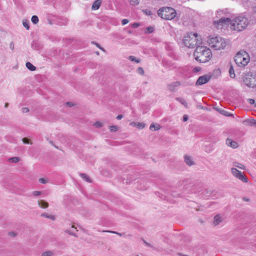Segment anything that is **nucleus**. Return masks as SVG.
<instances>
[{
	"label": "nucleus",
	"mask_w": 256,
	"mask_h": 256,
	"mask_svg": "<svg viewBox=\"0 0 256 256\" xmlns=\"http://www.w3.org/2000/svg\"><path fill=\"white\" fill-rule=\"evenodd\" d=\"M194 56L196 60L200 62H206L212 56V52L206 47L198 46L194 50Z\"/></svg>",
	"instance_id": "obj_1"
},
{
	"label": "nucleus",
	"mask_w": 256,
	"mask_h": 256,
	"mask_svg": "<svg viewBox=\"0 0 256 256\" xmlns=\"http://www.w3.org/2000/svg\"><path fill=\"white\" fill-rule=\"evenodd\" d=\"M230 28L235 30L241 31L246 28L248 22V18L243 15H240L232 20H230Z\"/></svg>",
	"instance_id": "obj_2"
},
{
	"label": "nucleus",
	"mask_w": 256,
	"mask_h": 256,
	"mask_svg": "<svg viewBox=\"0 0 256 256\" xmlns=\"http://www.w3.org/2000/svg\"><path fill=\"white\" fill-rule=\"evenodd\" d=\"M196 33H188L184 37L183 42L184 46L188 48H194L200 44L201 41L197 38Z\"/></svg>",
	"instance_id": "obj_3"
},
{
	"label": "nucleus",
	"mask_w": 256,
	"mask_h": 256,
	"mask_svg": "<svg viewBox=\"0 0 256 256\" xmlns=\"http://www.w3.org/2000/svg\"><path fill=\"white\" fill-rule=\"evenodd\" d=\"M208 42L210 46L215 50L224 49L228 44L226 40L218 36L210 38Z\"/></svg>",
	"instance_id": "obj_4"
},
{
	"label": "nucleus",
	"mask_w": 256,
	"mask_h": 256,
	"mask_svg": "<svg viewBox=\"0 0 256 256\" xmlns=\"http://www.w3.org/2000/svg\"><path fill=\"white\" fill-rule=\"evenodd\" d=\"M159 16L166 20H170L176 16V11L170 7H163L158 11Z\"/></svg>",
	"instance_id": "obj_5"
},
{
	"label": "nucleus",
	"mask_w": 256,
	"mask_h": 256,
	"mask_svg": "<svg viewBox=\"0 0 256 256\" xmlns=\"http://www.w3.org/2000/svg\"><path fill=\"white\" fill-rule=\"evenodd\" d=\"M249 61V56L244 50L240 51L234 57V62L239 66L244 67L246 66L248 63Z\"/></svg>",
	"instance_id": "obj_6"
},
{
	"label": "nucleus",
	"mask_w": 256,
	"mask_h": 256,
	"mask_svg": "<svg viewBox=\"0 0 256 256\" xmlns=\"http://www.w3.org/2000/svg\"><path fill=\"white\" fill-rule=\"evenodd\" d=\"M224 12L222 10L218 11L216 12V16L218 20H215L214 22V24L216 25L218 27L220 26H222L224 25H226L229 24L230 22V20L229 18H226L223 16Z\"/></svg>",
	"instance_id": "obj_7"
},
{
	"label": "nucleus",
	"mask_w": 256,
	"mask_h": 256,
	"mask_svg": "<svg viewBox=\"0 0 256 256\" xmlns=\"http://www.w3.org/2000/svg\"><path fill=\"white\" fill-rule=\"evenodd\" d=\"M244 82L248 87L254 88L256 86V76L250 74H246Z\"/></svg>",
	"instance_id": "obj_8"
},
{
	"label": "nucleus",
	"mask_w": 256,
	"mask_h": 256,
	"mask_svg": "<svg viewBox=\"0 0 256 256\" xmlns=\"http://www.w3.org/2000/svg\"><path fill=\"white\" fill-rule=\"evenodd\" d=\"M231 172L234 176L242 180V182H248V180L246 176L244 175L241 172L238 170L236 168H232Z\"/></svg>",
	"instance_id": "obj_9"
},
{
	"label": "nucleus",
	"mask_w": 256,
	"mask_h": 256,
	"mask_svg": "<svg viewBox=\"0 0 256 256\" xmlns=\"http://www.w3.org/2000/svg\"><path fill=\"white\" fill-rule=\"evenodd\" d=\"M210 78L211 76L208 75L201 76L198 79L196 84V86H201L205 84L210 80Z\"/></svg>",
	"instance_id": "obj_10"
},
{
	"label": "nucleus",
	"mask_w": 256,
	"mask_h": 256,
	"mask_svg": "<svg viewBox=\"0 0 256 256\" xmlns=\"http://www.w3.org/2000/svg\"><path fill=\"white\" fill-rule=\"evenodd\" d=\"M242 123L247 126H254L256 128V120L254 119H247L243 121Z\"/></svg>",
	"instance_id": "obj_11"
},
{
	"label": "nucleus",
	"mask_w": 256,
	"mask_h": 256,
	"mask_svg": "<svg viewBox=\"0 0 256 256\" xmlns=\"http://www.w3.org/2000/svg\"><path fill=\"white\" fill-rule=\"evenodd\" d=\"M130 125L132 126H136L139 130L143 129L146 126V124L143 122H130Z\"/></svg>",
	"instance_id": "obj_12"
},
{
	"label": "nucleus",
	"mask_w": 256,
	"mask_h": 256,
	"mask_svg": "<svg viewBox=\"0 0 256 256\" xmlns=\"http://www.w3.org/2000/svg\"><path fill=\"white\" fill-rule=\"evenodd\" d=\"M226 144L232 148H236L238 147V144L234 141L232 140L231 139L228 138L226 140Z\"/></svg>",
	"instance_id": "obj_13"
},
{
	"label": "nucleus",
	"mask_w": 256,
	"mask_h": 256,
	"mask_svg": "<svg viewBox=\"0 0 256 256\" xmlns=\"http://www.w3.org/2000/svg\"><path fill=\"white\" fill-rule=\"evenodd\" d=\"M102 0H96L92 4V10H98L102 4Z\"/></svg>",
	"instance_id": "obj_14"
},
{
	"label": "nucleus",
	"mask_w": 256,
	"mask_h": 256,
	"mask_svg": "<svg viewBox=\"0 0 256 256\" xmlns=\"http://www.w3.org/2000/svg\"><path fill=\"white\" fill-rule=\"evenodd\" d=\"M184 162L189 166H192L194 164L191 156H185L184 157Z\"/></svg>",
	"instance_id": "obj_15"
},
{
	"label": "nucleus",
	"mask_w": 256,
	"mask_h": 256,
	"mask_svg": "<svg viewBox=\"0 0 256 256\" xmlns=\"http://www.w3.org/2000/svg\"><path fill=\"white\" fill-rule=\"evenodd\" d=\"M222 218L220 214L216 215L214 218L213 224L214 226H216L222 222Z\"/></svg>",
	"instance_id": "obj_16"
},
{
	"label": "nucleus",
	"mask_w": 256,
	"mask_h": 256,
	"mask_svg": "<svg viewBox=\"0 0 256 256\" xmlns=\"http://www.w3.org/2000/svg\"><path fill=\"white\" fill-rule=\"evenodd\" d=\"M38 206L43 208H48L49 204L48 202L44 200H40L38 201Z\"/></svg>",
	"instance_id": "obj_17"
},
{
	"label": "nucleus",
	"mask_w": 256,
	"mask_h": 256,
	"mask_svg": "<svg viewBox=\"0 0 256 256\" xmlns=\"http://www.w3.org/2000/svg\"><path fill=\"white\" fill-rule=\"evenodd\" d=\"M20 158L19 157H12L8 159V162L10 163L16 164L20 161Z\"/></svg>",
	"instance_id": "obj_18"
},
{
	"label": "nucleus",
	"mask_w": 256,
	"mask_h": 256,
	"mask_svg": "<svg viewBox=\"0 0 256 256\" xmlns=\"http://www.w3.org/2000/svg\"><path fill=\"white\" fill-rule=\"evenodd\" d=\"M80 175L81 176V178L82 179H84V180H85L86 182H92V180H91L90 178L86 174L80 173Z\"/></svg>",
	"instance_id": "obj_19"
},
{
	"label": "nucleus",
	"mask_w": 256,
	"mask_h": 256,
	"mask_svg": "<svg viewBox=\"0 0 256 256\" xmlns=\"http://www.w3.org/2000/svg\"><path fill=\"white\" fill-rule=\"evenodd\" d=\"M26 68L31 71H34L36 70V66H34L30 62H27L26 64Z\"/></svg>",
	"instance_id": "obj_20"
},
{
	"label": "nucleus",
	"mask_w": 256,
	"mask_h": 256,
	"mask_svg": "<svg viewBox=\"0 0 256 256\" xmlns=\"http://www.w3.org/2000/svg\"><path fill=\"white\" fill-rule=\"evenodd\" d=\"M233 166L235 167H237L240 169H242V170H245L246 169V167L244 165H243L242 164H240L238 162H234L233 163Z\"/></svg>",
	"instance_id": "obj_21"
},
{
	"label": "nucleus",
	"mask_w": 256,
	"mask_h": 256,
	"mask_svg": "<svg viewBox=\"0 0 256 256\" xmlns=\"http://www.w3.org/2000/svg\"><path fill=\"white\" fill-rule=\"evenodd\" d=\"M154 31V28L152 26L147 27L145 30V33L150 34L153 32Z\"/></svg>",
	"instance_id": "obj_22"
},
{
	"label": "nucleus",
	"mask_w": 256,
	"mask_h": 256,
	"mask_svg": "<svg viewBox=\"0 0 256 256\" xmlns=\"http://www.w3.org/2000/svg\"><path fill=\"white\" fill-rule=\"evenodd\" d=\"M229 74L230 76L232 78H234L236 76L234 74V69L233 68V66H231L229 69Z\"/></svg>",
	"instance_id": "obj_23"
},
{
	"label": "nucleus",
	"mask_w": 256,
	"mask_h": 256,
	"mask_svg": "<svg viewBox=\"0 0 256 256\" xmlns=\"http://www.w3.org/2000/svg\"><path fill=\"white\" fill-rule=\"evenodd\" d=\"M176 88V82H173L172 84H169L168 86V88L172 92L174 91Z\"/></svg>",
	"instance_id": "obj_24"
},
{
	"label": "nucleus",
	"mask_w": 256,
	"mask_h": 256,
	"mask_svg": "<svg viewBox=\"0 0 256 256\" xmlns=\"http://www.w3.org/2000/svg\"><path fill=\"white\" fill-rule=\"evenodd\" d=\"M154 128V130H158L160 128V126L158 124H152L150 126V129L152 130V128Z\"/></svg>",
	"instance_id": "obj_25"
},
{
	"label": "nucleus",
	"mask_w": 256,
	"mask_h": 256,
	"mask_svg": "<svg viewBox=\"0 0 256 256\" xmlns=\"http://www.w3.org/2000/svg\"><path fill=\"white\" fill-rule=\"evenodd\" d=\"M128 59L136 63H139L140 62V60L136 58L135 56H129Z\"/></svg>",
	"instance_id": "obj_26"
},
{
	"label": "nucleus",
	"mask_w": 256,
	"mask_h": 256,
	"mask_svg": "<svg viewBox=\"0 0 256 256\" xmlns=\"http://www.w3.org/2000/svg\"><path fill=\"white\" fill-rule=\"evenodd\" d=\"M54 255V253L52 251H46L42 253L41 256H52Z\"/></svg>",
	"instance_id": "obj_27"
},
{
	"label": "nucleus",
	"mask_w": 256,
	"mask_h": 256,
	"mask_svg": "<svg viewBox=\"0 0 256 256\" xmlns=\"http://www.w3.org/2000/svg\"><path fill=\"white\" fill-rule=\"evenodd\" d=\"M41 216H44V217H45L46 218H50V219H52V220H54V216L52 215H49L48 214H46V213H43L41 214Z\"/></svg>",
	"instance_id": "obj_28"
},
{
	"label": "nucleus",
	"mask_w": 256,
	"mask_h": 256,
	"mask_svg": "<svg viewBox=\"0 0 256 256\" xmlns=\"http://www.w3.org/2000/svg\"><path fill=\"white\" fill-rule=\"evenodd\" d=\"M31 20L34 24H36L38 22V18L36 16H33L32 17Z\"/></svg>",
	"instance_id": "obj_29"
},
{
	"label": "nucleus",
	"mask_w": 256,
	"mask_h": 256,
	"mask_svg": "<svg viewBox=\"0 0 256 256\" xmlns=\"http://www.w3.org/2000/svg\"><path fill=\"white\" fill-rule=\"evenodd\" d=\"M22 24L25 27L26 30H28L30 29L29 21L28 20H24L22 22Z\"/></svg>",
	"instance_id": "obj_30"
},
{
	"label": "nucleus",
	"mask_w": 256,
	"mask_h": 256,
	"mask_svg": "<svg viewBox=\"0 0 256 256\" xmlns=\"http://www.w3.org/2000/svg\"><path fill=\"white\" fill-rule=\"evenodd\" d=\"M22 141L24 144H32V142H30V140L27 138H23L22 139Z\"/></svg>",
	"instance_id": "obj_31"
},
{
	"label": "nucleus",
	"mask_w": 256,
	"mask_h": 256,
	"mask_svg": "<svg viewBox=\"0 0 256 256\" xmlns=\"http://www.w3.org/2000/svg\"><path fill=\"white\" fill-rule=\"evenodd\" d=\"M177 100H178L185 108H188V104L186 101L184 99H178L177 98Z\"/></svg>",
	"instance_id": "obj_32"
},
{
	"label": "nucleus",
	"mask_w": 256,
	"mask_h": 256,
	"mask_svg": "<svg viewBox=\"0 0 256 256\" xmlns=\"http://www.w3.org/2000/svg\"><path fill=\"white\" fill-rule=\"evenodd\" d=\"M32 48L34 50H38V45L35 41H32Z\"/></svg>",
	"instance_id": "obj_33"
},
{
	"label": "nucleus",
	"mask_w": 256,
	"mask_h": 256,
	"mask_svg": "<svg viewBox=\"0 0 256 256\" xmlns=\"http://www.w3.org/2000/svg\"><path fill=\"white\" fill-rule=\"evenodd\" d=\"M109 128L111 132H115L118 130V126H110Z\"/></svg>",
	"instance_id": "obj_34"
},
{
	"label": "nucleus",
	"mask_w": 256,
	"mask_h": 256,
	"mask_svg": "<svg viewBox=\"0 0 256 256\" xmlns=\"http://www.w3.org/2000/svg\"><path fill=\"white\" fill-rule=\"evenodd\" d=\"M130 4L136 6L139 4V0H130Z\"/></svg>",
	"instance_id": "obj_35"
},
{
	"label": "nucleus",
	"mask_w": 256,
	"mask_h": 256,
	"mask_svg": "<svg viewBox=\"0 0 256 256\" xmlns=\"http://www.w3.org/2000/svg\"><path fill=\"white\" fill-rule=\"evenodd\" d=\"M94 126L96 128H101L103 124L102 122L97 121L94 123Z\"/></svg>",
	"instance_id": "obj_36"
},
{
	"label": "nucleus",
	"mask_w": 256,
	"mask_h": 256,
	"mask_svg": "<svg viewBox=\"0 0 256 256\" xmlns=\"http://www.w3.org/2000/svg\"><path fill=\"white\" fill-rule=\"evenodd\" d=\"M103 232H108L110 233L115 234L119 236H122L124 234L116 232L114 231H112V230H104Z\"/></svg>",
	"instance_id": "obj_37"
},
{
	"label": "nucleus",
	"mask_w": 256,
	"mask_h": 256,
	"mask_svg": "<svg viewBox=\"0 0 256 256\" xmlns=\"http://www.w3.org/2000/svg\"><path fill=\"white\" fill-rule=\"evenodd\" d=\"M142 11L146 14L148 16H151L152 14V11L148 10H144Z\"/></svg>",
	"instance_id": "obj_38"
},
{
	"label": "nucleus",
	"mask_w": 256,
	"mask_h": 256,
	"mask_svg": "<svg viewBox=\"0 0 256 256\" xmlns=\"http://www.w3.org/2000/svg\"><path fill=\"white\" fill-rule=\"evenodd\" d=\"M38 180L40 183L44 184H46L48 182V180L44 178H39Z\"/></svg>",
	"instance_id": "obj_39"
},
{
	"label": "nucleus",
	"mask_w": 256,
	"mask_h": 256,
	"mask_svg": "<svg viewBox=\"0 0 256 256\" xmlns=\"http://www.w3.org/2000/svg\"><path fill=\"white\" fill-rule=\"evenodd\" d=\"M8 235L11 237L14 238L17 236V234L14 232H8Z\"/></svg>",
	"instance_id": "obj_40"
},
{
	"label": "nucleus",
	"mask_w": 256,
	"mask_h": 256,
	"mask_svg": "<svg viewBox=\"0 0 256 256\" xmlns=\"http://www.w3.org/2000/svg\"><path fill=\"white\" fill-rule=\"evenodd\" d=\"M138 72L141 75H143L144 74V70L141 67L138 68Z\"/></svg>",
	"instance_id": "obj_41"
},
{
	"label": "nucleus",
	"mask_w": 256,
	"mask_h": 256,
	"mask_svg": "<svg viewBox=\"0 0 256 256\" xmlns=\"http://www.w3.org/2000/svg\"><path fill=\"white\" fill-rule=\"evenodd\" d=\"M92 43L94 44H95L96 45V46L100 50H102L105 51L104 49L103 48L101 47L100 46V45L98 43H96V42H92Z\"/></svg>",
	"instance_id": "obj_42"
},
{
	"label": "nucleus",
	"mask_w": 256,
	"mask_h": 256,
	"mask_svg": "<svg viewBox=\"0 0 256 256\" xmlns=\"http://www.w3.org/2000/svg\"><path fill=\"white\" fill-rule=\"evenodd\" d=\"M222 114L226 116H232V114H230L228 112L224 111V110H222Z\"/></svg>",
	"instance_id": "obj_43"
},
{
	"label": "nucleus",
	"mask_w": 256,
	"mask_h": 256,
	"mask_svg": "<svg viewBox=\"0 0 256 256\" xmlns=\"http://www.w3.org/2000/svg\"><path fill=\"white\" fill-rule=\"evenodd\" d=\"M140 26V23L134 22V23L132 24V26L134 28H138Z\"/></svg>",
	"instance_id": "obj_44"
},
{
	"label": "nucleus",
	"mask_w": 256,
	"mask_h": 256,
	"mask_svg": "<svg viewBox=\"0 0 256 256\" xmlns=\"http://www.w3.org/2000/svg\"><path fill=\"white\" fill-rule=\"evenodd\" d=\"M41 192L40 191H34L32 194L34 196H38L41 194Z\"/></svg>",
	"instance_id": "obj_45"
},
{
	"label": "nucleus",
	"mask_w": 256,
	"mask_h": 256,
	"mask_svg": "<svg viewBox=\"0 0 256 256\" xmlns=\"http://www.w3.org/2000/svg\"><path fill=\"white\" fill-rule=\"evenodd\" d=\"M178 238H180V240L185 241L186 239V236H183L182 234L178 235Z\"/></svg>",
	"instance_id": "obj_46"
},
{
	"label": "nucleus",
	"mask_w": 256,
	"mask_h": 256,
	"mask_svg": "<svg viewBox=\"0 0 256 256\" xmlns=\"http://www.w3.org/2000/svg\"><path fill=\"white\" fill-rule=\"evenodd\" d=\"M248 103L250 104H255V101L253 99H252V98H248Z\"/></svg>",
	"instance_id": "obj_47"
},
{
	"label": "nucleus",
	"mask_w": 256,
	"mask_h": 256,
	"mask_svg": "<svg viewBox=\"0 0 256 256\" xmlns=\"http://www.w3.org/2000/svg\"><path fill=\"white\" fill-rule=\"evenodd\" d=\"M128 19H124L122 20V25H125L128 22Z\"/></svg>",
	"instance_id": "obj_48"
},
{
	"label": "nucleus",
	"mask_w": 256,
	"mask_h": 256,
	"mask_svg": "<svg viewBox=\"0 0 256 256\" xmlns=\"http://www.w3.org/2000/svg\"><path fill=\"white\" fill-rule=\"evenodd\" d=\"M29 112V109L28 108H22V112L23 113H26Z\"/></svg>",
	"instance_id": "obj_49"
},
{
	"label": "nucleus",
	"mask_w": 256,
	"mask_h": 256,
	"mask_svg": "<svg viewBox=\"0 0 256 256\" xmlns=\"http://www.w3.org/2000/svg\"><path fill=\"white\" fill-rule=\"evenodd\" d=\"M66 106H67L68 107H72L74 106V104L72 102H66Z\"/></svg>",
	"instance_id": "obj_50"
},
{
	"label": "nucleus",
	"mask_w": 256,
	"mask_h": 256,
	"mask_svg": "<svg viewBox=\"0 0 256 256\" xmlns=\"http://www.w3.org/2000/svg\"><path fill=\"white\" fill-rule=\"evenodd\" d=\"M144 244H145L147 246H148V247H150V248H152V246L151 244H150V243L146 242L145 240H144V239L142 240Z\"/></svg>",
	"instance_id": "obj_51"
},
{
	"label": "nucleus",
	"mask_w": 256,
	"mask_h": 256,
	"mask_svg": "<svg viewBox=\"0 0 256 256\" xmlns=\"http://www.w3.org/2000/svg\"><path fill=\"white\" fill-rule=\"evenodd\" d=\"M188 116L186 114L184 115V116H183V121L184 122H186L188 120Z\"/></svg>",
	"instance_id": "obj_52"
},
{
	"label": "nucleus",
	"mask_w": 256,
	"mask_h": 256,
	"mask_svg": "<svg viewBox=\"0 0 256 256\" xmlns=\"http://www.w3.org/2000/svg\"><path fill=\"white\" fill-rule=\"evenodd\" d=\"M123 117L124 116L122 114H119L116 116V118L118 120H121Z\"/></svg>",
	"instance_id": "obj_53"
},
{
	"label": "nucleus",
	"mask_w": 256,
	"mask_h": 256,
	"mask_svg": "<svg viewBox=\"0 0 256 256\" xmlns=\"http://www.w3.org/2000/svg\"><path fill=\"white\" fill-rule=\"evenodd\" d=\"M10 48L12 50H14V42H11L10 43Z\"/></svg>",
	"instance_id": "obj_54"
},
{
	"label": "nucleus",
	"mask_w": 256,
	"mask_h": 256,
	"mask_svg": "<svg viewBox=\"0 0 256 256\" xmlns=\"http://www.w3.org/2000/svg\"><path fill=\"white\" fill-rule=\"evenodd\" d=\"M49 142L52 146H54L56 148H58V147L54 145V143L52 141L50 140Z\"/></svg>",
	"instance_id": "obj_55"
},
{
	"label": "nucleus",
	"mask_w": 256,
	"mask_h": 256,
	"mask_svg": "<svg viewBox=\"0 0 256 256\" xmlns=\"http://www.w3.org/2000/svg\"><path fill=\"white\" fill-rule=\"evenodd\" d=\"M243 200L246 202H250V199L248 198H244Z\"/></svg>",
	"instance_id": "obj_56"
},
{
	"label": "nucleus",
	"mask_w": 256,
	"mask_h": 256,
	"mask_svg": "<svg viewBox=\"0 0 256 256\" xmlns=\"http://www.w3.org/2000/svg\"><path fill=\"white\" fill-rule=\"evenodd\" d=\"M130 182H130V180H128V179H126V184H130Z\"/></svg>",
	"instance_id": "obj_57"
},
{
	"label": "nucleus",
	"mask_w": 256,
	"mask_h": 256,
	"mask_svg": "<svg viewBox=\"0 0 256 256\" xmlns=\"http://www.w3.org/2000/svg\"><path fill=\"white\" fill-rule=\"evenodd\" d=\"M68 234H71V235H72V236H76V234H74V233H72V232H68Z\"/></svg>",
	"instance_id": "obj_58"
},
{
	"label": "nucleus",
	"mask_w": 256,
	"mask_h": 256,
	"mask_svg": "<svg viewBox=\"0 0 256 256\" xmlns=\"http://www.w3.org/2000/svg\"><path fill=\"white\" fill-rule=\"evenodd\" d=\"M8 106V102L5 104L4 106H5L6 108H7Z\"/></svg>",
	"instance_id": "obj_59"
},
{
	"label": "nucleus",
	"mask_w": 256,
	"mask_h": 256,
	"mask_svg": "<svg viewBox=\"0 0 256 256\" xmlns=\"http://www.w3.org/2000/svg\"><path fill=\"white\" fill-rule=\"evenodd\" d=\"M195 70H196V71H197V72H198V70H200V68H195Z\"/></svg>",
	"instance_id": "obj_60"
},
{
	"label": "nucleus",
	"mask_w": 256,
	"mask_h": 256,
	"mask_svg": "<svg viewBox=\"0 0 256 256\" xmlns=\"http://www.w3.org/2000/svg\"><path fill=\"white\" fill-rule=\"evenodd\" d=\"M128 34H131L132 33V31L130 30H128Z\"/></svg>",
	"instance_id": "obj_61"
},
{
	"label": "nucleus",
	"mask_w": 256,
	"mask_h": 256,
	"mask_svg": "<svg viewBox=\"0 0 256 256\" xmlns=\"http://www.w3.org/2000/svg\"><path fill=\"white\" fill-rule=\"evenodd\" d=\"M254 10L255 12H256V6L254 7Z\"/></svg>",
	"instance_id": "obj_62"
},
{
	"label": "nucleus",
	"mask_w": 256,
	"mask_h": 256,
	"mask_svg": "<svg viewBox=\"0 0 256 256\" xmlns=\"http://www.w3.org/2000/svg\"><path fill=\"white\" fill-rule=\"evenodd\" d=\"M96 54L98 55V54H99V52H96Z\"/></svg>",
	"instance_id": "obj_63"
},
{
	"label": "nucleus",
	"mask_w": 256,
	"mask_h": 256,
	"mask_svg": "<svg viewBox=\"0 0 256 256\" xmlns=\"http://www.w3.org/2000/svg\"><path fill=\"white\" fill-rule=\"evenodd\" d=\"M254 107L256 108V103L254 104Z\"/></svg>",
	"instance_id": "obj_64"
}]
</instances>
